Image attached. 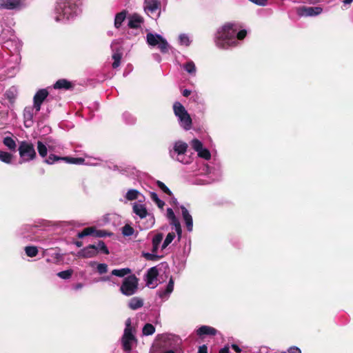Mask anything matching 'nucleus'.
Returning <instances> with one entry per match:
<instances>
[{"mask_svg":"<svg viewBox=\"0 0 353 353\" xmlns=\"http://www.w3.org/2000/svg\"><path fill=\"white\" fill-rule=\"evenodd\" d=\"M19 154V163H28L34 160L37 153L34 144L29 141L19 142L18 148Z\"/></svg>","mask_w":353,"mask_h":353,"instance_id":"nucleus-8","label":"nucleus"},{"mask_svg":"<svg viewBox=\"0 0 353 353\" xmlns=\"http://www.w3.org/2000/svg\"><path fill=\"white\" fill-rule=\"evenodd\" d=\"M114 42L112 43L111 48L113 51L112 59L114 60L112 63V68H117L120 65L121 59L122 58V52L119 48H114Z\"/></svg>","mask_w":353,"mask_h":353,"instance_id":"nucleus-24","label":"nucleus"},{"mask_svg":"<svg viewBox=\"0 0 353 353\" xmlns=\"http://www.w3.org/2000/svg\"><path fill=\"white\" fill-rule=\"evenodd\" d=\"M143 305V301L139 297L132 298L128 303V306L130 309L135 310L141 308Z\"/></svg>","mask_w":353,"mask_h":353,"instance_id":"nucleus-27","label":"nucleus"},{"mask_svg":"<svg viewBox=\"0 0 353 353\" xmlns=\"http://www.w3.org/2000/svg\"><path fill=\"white\" fill-rule=\"evenodd\" d=\"M219 353H229V347L228 346L223 347L220 350Z\"/></svg>","mask_w":353,"mask_h":353,"instance_id":"nucleus-59","label":"nucleus"},{"mask_svg":"<svg viewBox=\"0 0 353 353\" xmlns=\"http://www.w3.org/2000/svg\"><path fill=\"white\" fill-rule=\"evenodd\" d=\"M127 12L125 10H123L121 12H119L116 14L114 19V26L117 28H120L122 23L126 18Z\"/></svg>","mask_w":353,"mask_h":353,"instance_id":"nucleus-30","label":"nucleus"},{"mask_svg":"<svg viewBox=\"0 0 353 353\" xmlns=\"http://www.w3.org/2000/svg\"><path fill=\"white\" fill-rule=\"evenodd\" d=\"M157 185L164 193L168 194L169 196L172 195V192L163 182L158 181Z\"/></svg>","mask_w":353,"mask_h":353,"instance_id":"nucleus-49","label":"nucleus"},{"mask_svg":"<svg viewBox=\"0 0 353 353\" xmlns=\"http://www.w3.org/2000/svg\"><path fill=\"white\" fill-rule=\"evenodd\" d=\"M110 279H111V277L110 276H102L100 279V281H110Z\"/></svg>","mask_w":353,"mask_h":353,"instance_id":"nucleus-60","label":"nucleus"},{"mask_svg":"<svg viewBox=\"0 0 353 353\" xmlns=\"http://www.w3.org/2000/svg\"><path fill=\"white\" fill-rule=\"evenodd\" d=\"M173 111L179 126L185 131L190 130L192 126V121L185 107L180 102L176 101L173 104Z\"/></svg>","mask_w":353,"mask_h":353,"instance_id":"nucleus-6","label":"nucleus"},{"mask_svg":"<svg viewBox=\"0 0 353 353\" xmlns=\"http://www.w3.org/2000/svg\"><path fill=\"white\" fill-rule=\"evenodd\" d=\"M0 40L3 41L4 47L10 52L17 53L22 47L21 41L16 37L14 30L11 28L2 31Z\"/></svg>","mask_w":353,"mask_h":353,"instance_id":"nucleus-7","label":"nucleus"},{"mask_svg":"<svg viewBox=\"0 0 353 353\" xmlns=\"http://www.w3.org/2000/svg\"><path fill=\"white\" fill-rule=\"evenodd\" d=\"M181 212L183 219L185 223L187 230L189 232H191L192 230L193 227V221L191 214H190L189 211L183 206H181Z\"/></svg>","mask_w":353,"mask_h":353,"instance_id":"nucleus-22","label":"nucleus"},{"mask_svg":"<svg viewBox=\"0 0 353 353\" xmlns=\"http://www.w3.org/2000/svg\"><path fill=\"white\" fill-rule=\"evenodd\" d=\"M26 6V0H0V10H20Z\"/></svg>","mask_w":353,"mask_h":353,"instance_id":"nucleus-14","label":"nucleus"},{"mask_svg":"<svg viewBox=\"0 0 353 353\" xmlns=\"http://www.w3.org/2000/svg\"><path fill=\"white\" fill-rule=\"evenodd\" d=\"M90 265L91 267H94L97 265V270L99 274H103L108 272V265L105 263H97L94 261H92L90 263Z\"/></svg>","mask_w":353,"mask_h":353,"instance_id":"nucleus-35","label":"nucleus"},{"mask_svg":"<svg viewBox=\"0 0 353 353\" xmlns=\"http://www.w3.org/2000/svg\"><path fill=\"white\" fill-rule=\"evenodd\" d=\"M37 146L39 154L43 158L46 157L48 154V149L46 145L42 141H38L37 143Z\"/></svg>","mask_w":353,"mask_h":353,"instance_id":"nucleus-37","label":"nucleus"},{"mask_svg":"<svg viewBox=\"0 0 353 353\" xmlns=\"http://www.w3.org/2000/svg\"><path fill=\"white\" fill-rule=\"evenodd\" d=\"M134 232V228L130 225L126 224L122 228V234L125 236H130Z\"/></svg>","mask_w":353,"mask_h":353,"instance_id":"nucleus-44","label":"nucleus"},{"mask_svg":"<svg viewBox=\"0 0 353 353\" xmlns=\"http://www.w3.org/2000/svg\"><path fill=\"white\" fill-rule=\"evenodd\" d=\"M167 216L170 220H172L173 219H175L176 216L172 208H168L167 209Z\"/></svg>","mask_w":353,"mask_h":353,"instance_id":"nucleus-55","label":"nucleus"},{"mask_svg":"<svg viewBox=\"0 0 353 353\" xmlns=\"http://www.w3.org/2000/svg\"><path fill=\"white\" fill-rule=\"evenodd\" d=\"M94 228L92 227L86 228L83 230V231L79 232L77 234V236L80 239H82L87 236H94Z\"/></svg>","mask_w":353,"mask_h":353,"instance_id":"nucleus-38","label":"nucleus"},{"mask_svg":"<svg viewBox=\"0 0 353 353\" xmlns=\"http://www.w3.org/2000/svg\"><path fill=\"white\" fill-rule=\"evenodd\" d=\"M175 237L174 232H169L161 244V250H165L173 241Z\"/></svg>","mask_w":353,"mask_h":353,"instance_id":"nucleus-31","label":"nucleus"},{"mask_svg":"<svg viewBox=\"0 0 353 353\" xmlns=\"http://www.w3.org/2000/svg\"><path fill=\"white\" fill-rule=\"evenodd\" d=\"M150 198L159 208L162 209L165 205V202L159 198V196L156 192H150Z\"/></svg>","mask_w":353,"mask_h":353,"instance_id":"nucleus-40","label":"nucleus"},{"mask_svg":"<svg viewBox=\"0 0 353 353\" xmlns=\"http://www.w3.org/2000/svg\"><path fill=\"white\" fill-rule=\"evenodd\" d=\"M137 343V339L134 334L131 325V319L128 318L125 321V327L121 338V344L125 352H129L132 350V346Z\"/></svg>","mask_w":353,"mask_h":353,"instance_id":"nucleus-10","label":"nucleus"},{"mask_svg":"<svg viewBox=\"0 0 353 353\" xmlns=\"http://www.w3.org/2000/svg\"><path fill=\"white\" fill-rule=\"evenodd\" d=\"M200 353H208V347L205 345H200Z\"/></svg>","mask_w":353,"mask_h":353,"instance_id":"nucleus-57","label":"nucleus"},{"mask_svg":"<svg viewBox=\"0 0 353 353\" xmlns=\"http://www.w3.org/2000/svg\"><path fill=\"white\" fill-rule=\"evenodd\" d=\"M191 94V90H188V89H185L183 90V91L182 92V94L183 96L187 97L188 96H190Z\"/></svg>","mask_w":353,"mask_h":353,"instance_id":"nucleus-58","label":"nucleus"},{"mask_svg":"<svg viewBox=\"0 0 353 353\" xmlns=\"http://www.w3.org/2000/svg\"><path fill=\"white\" fill-rule=\"evenodd\" d=\"M133 212L139 216L140 219H144L148 215V211L144 205L137 203L133 204Z\"/></svg>","mask_w":353,"mask_h":353,"instance_id":"nucleus-25","label":"nucleus"},{"mask_svg":"<svg viewBox=\"0 0 353 353\" xmlns=\"http://www.w3.org/2000/svg\"><path fill=\"white\" fill-rule=\"evenodd\" d=\"M122 117L125 123L127 124L132 125L136 122V118L130 112H124Z\"/></svg>","mask_w":353,"mask_h":353,"instance_id":"nucleus-39","label":"nucleus"},{"mask_svg":"<svg viewBox=\"0 0 353 353\" xmlns=\"http://www.w3.org/2000/svg\"><path fill=\"white\" fill-rule=\"evenodd\" d=\"M82 0H58L52 17L55 21L66 23L74 20L81 13Z\"/></svg>","mask_w":353,"mask_h":353,"instance_id":"nucleus-3","label":"nucleus"},{"mask_svg":"<svg viewBox=\"0 0 353 353\" xmlns=\"http://www.w3.org/2000/svg\"><path fill=\"white\" fill-rule=\"evenodd\" d=\"M96 246L97 253L101 251L105 254H109V250L103 241H99Z\"/></svg>","mask_w":353,"mask_h":353,"instance_id":"nucleus-46","label":"nucleus"},{"mask_svg":"<svg viewBox=\"0 0 353 353\" xmlns=\"http://www.w3.org/2000/svg\"><path fill=\"white\" fill-rule=\"evenodd\" d=\"M158 270L156 267L150 268L145 274V281L148 286L155 284L157 280Z\"/></svg>","mask_w":353,"mask_h":353,"instance_id":"nucleus-19","label":"nucleus"},{"mask_svg":"<svg viewBox=\"0 0 353 353\" xmlns=\"http://www.w3.org/2000/svg\"><path fill=\"white\" fill-rule=\"evenodd\" d=\"M179 43L181 46H188L190 44V40L188 35L184 33L179 34Z\"/></svg>","mask_w":353,"mask_h":353,"instance_id":"nucleus-43","label":"nucleus"},{"mask_svg":"<svg viewBox=\"0 0 353 353\" xmlns=\"http://www.w3.org/2000/svg\"><path fill=\"white\" fill-rule=\"evenodd\" d=\"M143 334L145 336H150L154 333L155 327L150 323H146L142 330Z\"/></svg>","mask_w":353,"mask_h":353,"instance_id":"nucleus-41","label":"nucleus"},{"mask_svg":"<svg viewBox=\"0 0 353 353\" xmlns=\"http://www.w3.org/2000/svg\"><path fill=\"white\" fill-rule=\"evenodd\" d=\"M188 144L182 141H177L173 148L169 150L170 157L183 164H190L194 160L193 153L188 150Z\"/></svg>","mask_w":353,"mask_h":353,"instance_id":"nucleus-5","label":"nucleus"},{"mask_svg":"<svg viewBox=\"0 0 353 353\" xmlns=\"http://www.w3.org/2000/svg\"><path fill=\"white\" fill-rule=\"evenodd\" d=\"M72 274V270H67L59 272L57 274V276L63 279H68L71 277Z\"/></svg>","mask_w":353,"mask_h":353,"instance_id":"nucleus-48","label":"nucleus"},{"mask_svg":"<svg viewBox=\"0 0 353 353\" xmlns=\"http://www.w3.org/2000/svg\"><path fill=\"white\" fill-rule=\"evenodd\" d=\"M173 289H174V281L171 278L170 279L165 289L161 290L159 291V292H158L159 296L161 299L168 298L170 296V294L172 293V292L173 291Z\"/></svg>","mask_w":353,"mask_h":353,"instance_id":"nucleus-26","label":"nucleus"},{"mask_svg":"<svg viewBox=\"0 0 353 353\" xmlns=\"http://www.w3.org/2000/svg\"><path fill=\"white\" fill-rule=\"evenodd\" d=\"M39 111H36L34 105L27 106L23 110V122L26 128L31 127L34 123V117Z\"/></svg>","mask_w":353,"mask_h":353,"instance_id":"nucleus-16","label":"nucleus"},{"mask_svg":"<svg viewBox=\"0 0 353 353\" xmlns=\"http://www.w3.org/2000/svg\"><path fill=\"white\" fill-rule=\"evenodd\" d=\"M38 249L36 246H26L25 248V252L29 257L36 256L38 254Z\"/></svg>","mask_w":353,"mask_h":353,"instance_id":"nucleus-42","label":"nucleus"},{"mask_svg":"<svg viewBox=\"0 0 353 353\" xmlns=\"http://www.w3.org/2000/svg\"><path fill=\"white\" fill-rule=\"evenodd\" d=\"M231 347L236 353L241 352V349L236 344H232Z\"/></svg>","mask_w":353,"mask_h":353,"instance_id":"nucleus-56","label":"nucleus"},{"mask_svg":"<svg viewBox=\"0 0 353 353\" xmlns=\"http://www.w3.org/2000/svg\"><path fill=\"white\" fill-rule=\"evenodd\" d=\"M147 43L150 46H158V48L162 53H167L170 49V45L161 35L149 32L146 34Z\"/></svg>","mask_w":353,"mask_h":353,"instance_id":"nucleus-12","label":"nucleus"},{"mask_svg":"<svg viewBox=\"0 0 353 353\" xmlns=\"http://www.w3.org/2000/svg\"><path fill=\"white\" fill-rule=\"evenodd\" d=\"M74 244H75L77 247H79V248L81 247V246H82V245H83V243H82V242H81V241H76V242L74 243Z\"/></svg>","mask_w":353,"mask_h":353,"instance_id":"nucleus-64","label":"nucleus"},{"mask_svg":"<svg viewBox=\"0 0 353 353\" xmlns=\"http://www.w3.org/2000/svg\"><path fill=\"white\" fill-rule=\"evenodd\" d=\"M181 67L190 74L196 73V67L192 61H188L187 63L181 65Z\"/></svg>","mask_w":353,"mask_h":353,"instance_id":"nucleus-36","label":"nucleus"},{"mask_svg":"<svg viewBox=\"0 0 353 353\" xmlns=\"http://www.w3.org/2000/svg\"><path fill=\"white\" fill-rule=\"evenodd\" d=\"M250 1L255 3L256 5L265 6L268 4V0H249Z\"/></svg>","mask_w":353,"mask_h":353,"instance_id":"nucleus-54","label":"nucleus"},{"mask_svg":"<svg viewBox=\"0 0 353 353\" xmlns=\"http://www.w3.org/2000/svg\"><path fill=\"white\" fill-rule=\"evenodd\" d=\"M72 88V84L66 79H62L58 80L54 85L55 89L68 90Z\"/></svg>","mask_w":353,"mask_h":353,"instance_id":"nucleus-29","label":"nucleus"},{"mask_svg":"<svg viewBox=\"0 0 353 353\" xmlns=\"http://www.w3.org/2000/svg\"><path fill=\"white\" fill-rule=\"evenodd\" d=\"M16 96V88L14 87H12L8 90L6 92V97L9 100H12L15 98Z\"/></svg>","mask_w":353,"mask_h":353,"instance_id":"nucleus-50","label":"nucleus"},{"mask_svg":"<svg viewBox=\"0 0 353 353\" xmlns=\"http://www.w3.org/2000/svg\"><path fill=\"white\" fill-rule=\"evenodd\" d=\"M83 286V285L82 283H77V285H75L74 288L77 290L82 288Z\"/></svg>","mask_w":353,"mask_h":353,"instance_id":"nucleus-63","label":"nucleus"},{"mask_svg":"<svg viewBox=\"0 0 353 353\" xmlns=\"http://www.w3.org/2000/svg\"><path fill=\"white\" fill-rule=\"evenodd\" d=\"M3 143L10 150L14 151L17 144L14 139L11 137H6L3 140Z\"/></svg>","mask_w":353,"mask_h":353,"instance_id":"nucleus-32","label":"nucleus"},{"mask_svg":"<svg viewBox=\"0 0 353 353\" xmlns=\"http://www.w3.org/2000/svg\"><path fill=\"white\" fill-rule=\"evenodd\" d=\"M48 92L46 89H41L36 92L33 97V105L36 108V111H40L41 104L46 99Z\"/></svg>","mask_w":353,"mask_h":353,"instance_id":"nucleus-17","label":"nucleus"},{"mask_svg":"<svg viewBox=\"0 0 353 353\" xmlns=\"http://www.w3.org/2000/svg\"><path fill=\"white\" fill-rule=\"evenodd\" d=\"M131 273V270L128 268L121 269H114L112 271L111 274L118 277H123Z\"/></svg>","mask_w":353,"mask_h":353,"instance_id":"nucleus-34","label":"nucleus"},{"mask_svg":"<svg viewBox=\"0 0 353 353\" xmlns=\"http://www.w3.org/2000/svg\"><path fill=\"white\" fill-rule=\"evenodd\" d=\"M97 246L95 245H89L79 250L77 256L81 258H92L97 254Z\"/></svg>","mask_w":353,"mask_h":353,"instance_id":"nucleus-18","label":"nucleus"},{"mask_svg":"<svg viewBox=\"0 0 353 353\" xmlns=\"http://www.w3.org/2000/svg\"><path fill=\"white\" fill-rule=\"evenodd\" d=\"M141 196V192L136 189H130L125 194V198L126 201H134L139 199Z\"/></svg>","mask_w":353,"mask_h":353,"instance_id":"nucleus-28","label":"nucleus"},{"mask_svg":"<svg viewBox=\"0 0 353 353\" xmlns=\"http://www.w3.org/2000/svg\"><path fill=\"white\" fill-rule=\"evenodd\" d=\"M154 59L157 61L158 62H160L161 61V56L159 54H153Z\"/></svg>","mask_w":353,"mask_h":353,"instance_id":"nucleus-61","label":"nucleus"},{"mask_svg":"<svg viewBox=\"0 0 353 353\" xmlns=\"http://www.w3.org/2000/svg\"><path fill=\"white\" fill-rule=\"evenodd\" d=\"M13 156L12 154L0 150V161L7 164H10L12 162Z\"/></svg>","mask_w":353,"mask_h":353,"instance_id":"nucleus-33","label":"nucleus"},{"mask_svg":"<svg viewBox=\"0 0 353 353\" xmlns=\"http://www.w3.org/2000/svg\"><path fill=\"white\" fill-rule=\"evenodd\" d=\"M246 34L245 30L239 31L235 24L227 23L217 30L214 41L219 48L228 49L236 46Z\"/></svg>","mask_w":353,"mask_h":353,"instance_id":"nucleus-2","label":"nucleus"},{"mask_svg":"<svg viewBox=\"0 0 353 353\" xmlns=\"http://www.w3.org/2000/svg\"><path fill=\"white\" fill-rule=\"evenodd\" d=\"M218 332V330L213 327L209 325H200V341L205 336H215Z\"/></svg>","mask_w":353,"mask_h":353,"instance_id":"nucleus-20","label":"nucleus"},{"mask_svg":"<svg viewBox=\"0 0 353 353\" xmlns=\"http://www.w3.org/2000/svg\"><path fill=\"white\" fill-rule=\"evenodd\" d=\"M143 23V19L137 14H133L128 17V26L130 28H139Z\"/></svg>","mask_w":353,"mask_h":353,"instance_id":"nucleus-21","label":"nucleus"},{"mask_svg":"<svg viewBox=\"0 0 353 353\" xmlns=\"http://www.w3.org/2000/svg\"><path fill=\"white\" fill-rule=\"evenodd\" d=\"M157 345L161 349L157 353H181V339L174 334H163L157 339Z\"/></svg>","mask_w":353,"mask_h":353,"instance_id":"nucleus-4","label":"nucleus"},{"mask_svg":"<svg viewBox=\"0 0 353 353\" xmlns=\"http://www.w3.org/2000/svg\"><path fill=\"white\" fill-rule=\"evenodd\" d=\"M110 235H111V233L108 232L105 230H97L94 229V236L105 237V236H110Z\"/></svg>","mask_w":353,"mask_h":353,"instance_id":"nucleus-51","label":"nucleus"},{"mask_svg":"<svg viewBox=\"0 0 353 353\" xmlns=\"http://www.w3.org/2000/svg\"><path fill=\"white\" fill-rule=\"evenodd\" d=\"M170 223L172 225H173L174 226V230H175L176 232L177 233L179 238H180L181 235V225H180L179 220L177 219L176 217H175V219H173L170 220Z\"/></svg>","mask_w":353,"mask_h":353,"instance_id":"nucleus-45","label":"nucleus"},{"mask_svg":"<svg viewBox=\"0 0 353 353\" xmlns=\"http://www.w3.org/2000/svg\"><path fill=\"white\" fill-rule=\"evenodd\" d=\"M61 158L62 157H58V156H57L55 154H50L48 156V157L47 159H46L44 160V162L46 163H47V164L51 165V164H53V163H54L55 162H57V161H58L59 160H61Z\"/></svg>","mask_w":353,"mask_h":353,"instance_id":"nucleus-47","label":"nucleus"},{"mask_svg":"<svg viewBox=\"0 0 353 353\" xmlns=\"http://www.w3.org/2000/svg\"><path fill=\"white\" fill-rule=\"evenodd\" d=\"M215 154V151L212 153L200 141V159L209 161V163L200 161V175H206L208 178V180L200 179V185L203 183H210L220 179L221 176V165L216 161Z\"/></svg>","mask_w":353,"mask_h":353,"instance_id":"nucleus-1","label":"nucleus"},{"mask_svg":"<svg viewBox=\"0 0 353 353\" xmlns=\"http://www.w3.org/2000/svg\"><path fill=\"white\" fill-rule=\"evenodd\" d=\"M61 160L64 161L67 163H70V164H75V165L85 164V165H97V163H95L85 162V159L81 157H64L61 158Z\"/></svg>","mask_w":353,"mask_h":353,"instance_id":"nucleus-23","label":"nucleus"},{"mask_svg":"<svg viewBox=\"0 0 353 353\" xmlns=\"http://www.w3.org/2000/svg\"><path fill=\"white\" fill-rule=\"evenodd\" d=\"M321 0H305V1L310 4H316L320 2Z\"/></svg>","mask_w":353,"mask_h":353,"instance_id":"nucleus-62","label":"nucleus"},{"mask_svg":"<svg viewBox=\"0 0 353 353\" xmlns=\"http://www.w3.org/2000/svg\"><path fill=\"white\" fill-rule=\"evenodd\" d=\"M164 235L161 232L154 234L151 239L152 249L151 252H142L141 256L148 261H157L162 256L157 254L159 250L161 247Z\"/></svg>","mask_w":353,"mask_h":353,"instance_id":"nucleus-9","label":"nucleus"},{"mask_svg":"<svg viewBox=\"0 0 353 353\" xmlns=\"http://www.w3.org/2000/svg\"><path fill=\"white\" fill-rule=\"evenodd\" d=\"M161 3L159 0H145L144 10L152 19L157 20L161 14Z\"/></svg>","mask_w":353,"mask_h":353,"instance_id":"nucleus-13","label":"nucleus"},{"mask_svg":"<svg viewBox=\"0 0 353 353\" xmlns=\"http://www.w3.org/2000/svg\"><path fill=\"white\" fill-rule=\"evenodd\" d=\"M138 289V279L134 274L125 277L120 287L121 292L127 296L134 294Z\"/></svg>","mask_w":353,"mask_h":353,"instance_id":"nucleus-11","label":"nucleus"},{"mask_svg":"<svg viewBox=\"0 0 353 353\" xmlns=\"http://www.w3.org/2000/svg\"><path fill=\"white\" fill-rule=\"evenodd\" d=\"M191 145L194 150L197 152V155H199V139H194L191 141Z\"/></svg>","mask_w":353,"mask_h":353,"instance_id":"nucleus-52","label":"nucleus"},{"mask_svg":"<svg viewBox=\"0 0 353 353\" xmlns=\"http://www.w3.org/2000/svg\"><path fill=\"white\" fill-rule=\"evenodd\" d=\"M323 8L320 6H301L297 8V14L301 17H316L321 14Z\"/></svg>","mask_w":353,"mask_h":353,"instance_id":"nucleus-15","label":"nucleus"},{"mask_svg":"<svg viewBox=\"0 0 353 353\" xmlns=\"http://www.w3.org/2000/svg\"><path fill=\"white\" fill-rule=\"evenodd\" d=\"M281 353H301V351L299 347L292 346L288 349V352H282Z\"/></svg>","mask_w":353,"mask_h":353,"instance_id":"nucleus-53","label":"nucleus"}]
</instances>
